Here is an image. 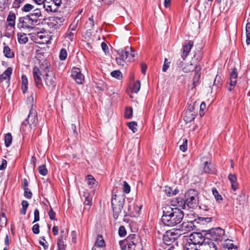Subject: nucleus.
<instances>
[{
  "label": "nucleus",
  "instance_id": "obj_2",
  "mask_svg": "<svg viewBox=\"0 0 250 250\" xmlns=\"http://www.w3.org/2000/svg\"><path fill=\"white\" fill-rule=\"evenodd\" d=\"M198 191L194 189H190L185 193V198L177 197L171 200V205L177 206L182 209H187V207L188 208H194L197 206L198 197Z\"/></svg>",
  "mask_w": 250,
  "mask_h": 250
},
{
  "label": "nucleus",
  "instance_id": "obj_8",
  "mask_svg": "<svg viewBox=\"0 0 250 250\" xmlns=\"http://www.w3.org/2000/svg\"><path fill=\"white\" fill-rule=\"evenodd\" d=\"M37 112L35 110L31 108L30 110L27 118L23 122L22 127L23 125H29L30 128L35 127L38 123V119L37 117Z\"/></svg>",
  "mask_w": 250,
  "mask_h": 250
},
{
  "label": "nucleus",
  "instance_id": "obj_31",
  "mask_svg": "<svg viewBox=\"0 0 250 250\" xmlns=\"http://www.w3.org/2000/svg\"><path fill=\"white\" fill-rule=\"evenodd\" d=\"M182 143V144L179 146L180 149L183 152H185L187 150L188 140L186 138L181 139L178 143Z\"/></svg>",
  "mask_w": 250,
  "mask_h": 250
},
{
  "label": "nucleus",
  "instance_id": "obj_27",
  "mask_svg": "<svg viewBox=\"0 0 250 250\" xmlns=\"http://www.w3.org/2000/svg\"><path fill=\"white\" fill-rule=\"evenodd\" d=\"M21 89L23 93L24 94L26 93L28 89V79L27 77L24 75H23L21 76Z\"/></svg>",
  "mask_w": 250,
  "mask_h": 250
},
{
  "label": "nucleus",
  "instance_id": "obj_64",
  "mask_svg": "<svg viewBox=\"0 0 250 250\" xmlns=\"http://www.w3.org/2000/svg\"><path fill=\"white\" fill-rule=\"evenodd\" d=\"M43 241H40L39 243L42 246L45 250H47L48 248V245L46 244L47 242L45 239L44 237H42Z\"/></svg>",
  "mask_w": 250,
  "mask_h": 250
},
{
  "label": "nucleus",
  "instance_id": "obj_3",
  "mask_svg": "<svg viewBox=\"0 0 250 250\" xmlns=\"http://www.w3.org/2000/svg\"><path fill=\"white\" fill-rule=\"evenodd\" d=\"M40 67H34L33 69V75L36 85L38 88L43 86L41 75L46 73L48 71H51L49 68L50 64L46 60L39 61Z\"/></svg>",
  "mask_w": 250,
  "mask_h": 250
},
{
  "label": "nucleus",
  "instance_id": "obj_20",
  "mask_svg": "<svg viewBox=\"0 0 250 250\" xmlns=\"http://www.w3.org/2000/svg\"><path fill=\"white\" fill-rule=\"evenodd\" d=\"M228 178L231 183V188L234 191L238 188V185L237 183V177L235 174H229Z\"/></svg>",
  "mask_w": 250,
  "mask_h": 250
},
{
  "label": "nucleus",
  "instance_id": "obj_14",
  "mask_svg": "<svg viewBox=\"0 0 250 250\" xmlns=\"http://www.w3.org/2000/svg\"><path fill=\"white\" fill-rule=\"evenodd\" d=\"M193 46V42L191 41H188V43L183 45L181 54V58L183 60H185L186 58L188 56Z\"/></svg>",
  "mask_w": 250,
  "mask_h": 250
},
{
  "label": "nucleus",
  "instance_id": "obj_33",
  "mask_svg": "<svg viewBox=\"0 0 250 250\" xmlns=\"http://www.w3.org/2000/svg\"><path fill=\"white\" fill-rule=\"evenodd\" d=\"M119 55V57H117L116 59L117 63L122 66H124L125 63V55L122 56V54L118 53Z\"/></svg>",
  "mask_w": 250,
  "mask_h": 250
},
{
  "label": "nucleus",
  "instance_id": "obj_52",
  "mask_svg": "<svg viewBox=\"0 0 250 250\" xmlns=\"http://www.w3.org/2000/svg\"><path fill=\"white\" fill-rule=\"evenodd\" d=\"M183 250H198L196 246H195L193 244H188L187 243L185 245V247L183 249Z\"/></svg>",
  "mask_w": 250,
  "mask_h": 250
},
{
  "label": "nucleus",
  "instance_id": "obj_38",
  "mask_svg": "<svg viewBox=\"0 0 250 250\" xmlns=\"http://www.w3.org/2000/svg\"><path fill=\"white\" fill-rule=\"evenodd\" d=\"M203 56V53L202 50H197L195 52L193 59L196 60L197 62L200 61Z\"/></svg>",
  "mask_w": 250,
  "mask_h": 250
},
{
  "label": "nucleus",
  "instance_id": "obj_11",
  "mask_svg": "<svg viewBox=\"0 0 250 250\" xmlns=\"http://www.w3.org/2000/svg\"><path fill=\"white\" fill-rule=\"evenodd\" d=\"M127 243H131L137 246V250H142L143 246L141 239L139 236L135 234H131L128 235L126 239Z\"/></svg>",
  "mask_w": 250,
  "mask_h": 250
},
{
  "label": "nucleus",
  "instance_id": "obj_36",
  "mask_svg": "<svg viewBox=\"0 0 250 250\" xmlns=\"http://www.w3.org/2000/svg\"><path fill=\"white\" fill-rule=\"evenodd\" d=\"M246 43L247 45L250 44V22L247 23L246 26Z\"/></svg>",
  "mask_w": 250,
  "mask_h": 250
},
{
  "label": "nucleus",
  "instance_id": "obj_13",
  "mask_svg": "<svg viewBox=\"0 0 250 250\" xmlns=\"http://www.w3.org/2000/svg\"><path fill=\"white\" fill-rule=\"evenodd\" d=\"M71 73L72 77L77 83H83L84 80V77L81 73V71L79 68H73L72 69Z\"/></svg>",
  "mask_w": 250,
  "mask_h": 250
},
{
  "label": "nucleus",
  "instance_id": "obj_18",
  "mask_svg": "<svg viewBox=\"0 0 250 250\" xmlns=\"http://www.w3.org/2000/svg\"><path fill=\"white\" fill-rule=\"evenodd\" d=\"M43 4V7L48 12H53L56 11L57 7L54 5V3L46 1Z\"/></svg>",
  "mask_w": 250,
  "mask_h": 250
},
{
  "label": "nucleus",
  "instance_id": "obj_44",
  "mask_svg": "<svg viewBox=\"0 0 250 250\" xmlns=\"http://www.w3.org/2000/svg\"><path fill=\"white\" fill-rule=\"evenodd\" d=\"M137 246L131 243H126L123 248L122 250H137Z\"/></svg>",
  "mask_w": 250,
  "mask_h": 250
},
{
  "label": "nucleus",
  "instance_id": "obj_48",
  "mask_svg": "<svg viewBox=\"0 0 250 250\" xmlns=\"http://www.w3.org/2000/svg\"><path fill=\"white\" fill-rule=\"evenodd\" d=\"M213 241L210 240H208L205 243L208 244L210 250H217L216 245Z\"/></svg>",
  "mask_w": 250,
  "mask_h": 250
},
{
  "label": "nucleus",
  "instance_id": "obj_61",
  "mask_svg": "<svg viewBox=\"0 0 250 250\" xmlns=\"http://www.w3.org/2000/svg\"><path fill=\"white\" fill-rule=\"evenodd\" d=\"M48 215H49V218L51 220H56V218H55L56 213L53 211L52 208H51L50 210L48 212Z\"/></svg>",
  "mask_w": 250,
  "mask_h": 250
},
{
  "label": "nucleus",
  "instance_id": "obj_19",
  "mask_svg": "<svg viewBox=\"0 0 250 250\" xmlns=\"http://www.w3.org/2000/svg\"><path fill=\"white\" fill-rule=\"evenodd\" d=\"M12 73V68L11 67H8L3 73L0 75V82H3L4 80L10 79L11 75Z\"/></svg>",
  "mask_w": 250,
  "mask_h": 250
},
{
  "label": "nucleus",
  "instance_id": "obj_25",
  "mask_svg": "<svg viewBox=\"0 0 250 250\" xmlns=\"http://www.w3.org/2000/svg\"><path fill=\"white\" fill-rule=\"evenodd\" d=\"M105 246L104 240L102 235H98L94 247L95 248H103Z\"/></svg>",
  "mask_w": 250,
  "mask_h": 250
},
{
  "label": "nucleus",
  "instance_id": "obj_16",
  "mask_svg": "<svg viewBox=\"0 0 250 250\" xmlns=\"http://www.w3.org/2000/svg\"><path fill=\"white\" fill-rule=\"evenodd\" d=\"M179 229L184 233L191 231L194 227L192 221L184 222L179 226Z\"/></svg>",
  "mask_w": 250,
  "mask_h": 250
},
{
  "label": "nucleus",
  "instance_id": "obj_17",
  "mask_svg": "<svg viewBox=\"0 0 250 250\" xmlns=\"http://www.w3.org/2000/svg\"><path fill=\"white\" fill-rule=\"evenodd\" d=\"M83 196L84 197V205L85 206H87V207H84V210H87V211H88L92 204V198L90 196L89 193L86 191L83 192Z\"/></svg>",
  "mask_w": 250,
  "mask_h": 250
},
{
  "label": "nucleus",
  "instance_id": "obj_12",
  "mask_svg": "<svg viewBox=\"0 0 250 250\" xmlns=\"http://www.w3.org/2000/svg\"><path fill=\"white\" fill-rule=\"evenodd\" d=\"M127 49H129V48L119 49L117 53L122 54V56L125 55V59L126 61H133L135 56V52L132 50L131 47L130 48V51L127 50Z\"/></svg>",
  "mask_w": 250,
  "mask_h": 250
},
{
  "label": "nucleus",
  "instance_id": "obj_35",
  "mask_svg": "<svg viewBox=\"0 0 250 250\" xmlns=\"http://www.w3.org/2000/svg\"><path fill=\"white\" fill-rule=\"evenodd\" d=\"M35 8V6L34 5L26 3L21 8V10L22 12L27 13L31 11Z\"/></svg>",
  "mask_w": 250,
  "mask_h": 250
},
{
  "label": "nucleus",
  "instance_id": "obj_9",
  "mask_svg": "<svg viewBox=\"0 0 250 250\" xmlns=\"http://www.w3.org/2000/svg\"><path fill=\"white\" fill-rule=\"evenodd\" d=\"M205 241V237L201 233L193 232L189 235L188 243L193 244L196 246L197 244H202Z\"/></svg>",
  "mask_w": 250,
  "mask_h": 250
},
{
  "label": "nucleus",
  "instance_id": "obj_32",
  "mask_svg": "<svg viewBox=\"0 0 250 250\" xmlns=\"http://www.w3.org/2000/svg\"><path fill=\"white\" fill-rule=\"evenodd\" d=\"M12 136L10 133H7L4 137V143L6 147H9L12 144Z\"/></svg>",
  "mask_w": 250,
  "mask_h": 250
},
{
  "label": "nucleus",
  "instance_id": "obj_53",
  "mask_svg": "<svg viewBox=\"0 0 250 250\" xmlns=\"http://www.w3.org/2000/svg\"><path fill=\"white\" fill-rule=\"evenodd\" d=\"M23 190L24 196L28 199H31L32 197V193L30 190L28 188H25Z\"/></svg>",
  "mask_w": 250,
  "mask_h": 250
},
{
  "label": "nucleus",
  "instance_id": "obj_26",
  "mask_svg": "<svg viewBox=\"0 0 250 250\" xmlns=\"http://www.w3.org/2000/svg\"><path fill=\"white\" fill-rule=\"evenodd\" d=\"M86 181L88 186L90 188H94L97 186V182L91 175H88L86 178Z\"/></svg>",
  "mask_w": 250,
  "mask_h": 250
},
{
  "label": "nucleus",
  "instance_id": "obj_37",
  "mask_svg": "<svg viewBox=\"0 0 250 250\" xmlns=\"http://www.w3.org/2000/svg\"><path fill=\"white\" fill-rule=\"evenodd\" d=\"M111 76L118 80H121L122 77V73L120 70H114L110 73Z\"/></svg>",
  "mask_w": 250,
  "mask_h": 250
},
{
  "label": "nucleus",
  "instance_id": "obj_39",
  "mask_svg": "<svg viewBox=\"0 0 250 250\" xmlns=\"http://www.w3.org/2000/svg\"><path fill=\"white\" fill-rule=\"evenodd\" d=\"M53 21L58 24H61L63 22L65 18L61 15H56L53 17Z\"/></svg>",
  "mask_w": 250,
  "mask_h": 250
},
{
  "label": "nucleus",
  "instance_id": "obj_51",
  "mask_svg": "<svg viewBox=\"0 0 250 250\" xmlns=\"http://www.w3.org/2000/svg\"><path fill=\"white\" fill-rule=\"evenodd\" d=\"M25 0H14L12 4V7L18 9L21 7V4Z\"/></svg>",
  "mask_w": 250,
  "mask_h": 250
},
{
  "label": "nucleus",
  "instance_id": "obj_24",
  "mask_svg": "<svg viewBox=\"0 0 250 250\" xmlns=\"http://www.w3.org/2000/svg\"><path fill=\"white\" fill-rule=\"evenodd\" d=\"M165 191L168 196H172L177 194L179 191L177 188L173 189V188L172 187H166L165 188Z\"/></svg>",
  "mask_w": 250,
  "mask_h": 250
},
{
  "label": "nucleus",
  "instance_id": "obj_59",
  "mask_svg": "<svg viewBox=\"0 0 250 250\" xmlns=\"http://www.w3.org/2000/svg\"><path fill=\"white\" fill-rule=\"evenodd\" d=\"M40 226L38 224H35L32 227V231L35 234H38L40 233Z\"/></svg>",
  "mask_w": 250,
  "mask_h": 250
},
{
  "label": "nucleus",
  "instance_id": "obj_5",
  "mask_svg": "<svg viewBox=\"0 0 250 250\" xmlns=\"http://www.w3.org/2000/svg\"><path fill=\"white\" fill-rule=\"evenodd\" d=\"M42 76L45 82L44 88L50 92L53 91L57 84V80L54 72L52 71H48Z\"/></svg>",
  "mask_w": 250,
  "mask_h": 250
},
{
  "label": "nucleus",
  "instance_id": "obj_10",
  "mask_svg": "<svg viewBox=\"0 0 250 250\" xmlns=\"http://www.w3.org/2000/svg\"><path fill=\"white\" fill-rule=\"evenodd\" d=\"M179 235L174 231H167L163 235V240L167 245H170L177 240Z\"/></svg>",
  "mask_w": 250,
  "mask_h": 250
},
{
  "label": "nucleus",
  "instance_id": "obj_23",
  "mask_svg": "<svg viewBox=\"0 0 250 250\" xmlns=\"http://www.w3.org/2000/svg\"><path fill=\"white\" fill-rule=\"evenodd\" d=\"M16 15L14 13L10 11L7 18V21L9 26L14 27L15 25Z\"/></svg>",
  "mask_w": 250,
  "mask_h": 250
},
{
  "label": "nucleus",
  "instance_id": "obj_54",
  "mask_svg": "<svg viewBox=\"0 0 250 250\" xmlns=\"http://www.w3.org/2000/svg\"><path fill=\"white\" fill-rule=\"evenodd\" d=\"M123 191L125 193H129L130 191V186L125 181L124 182L123 185Z\"/></svg>",
  "mask_w": 250,
  "mask_h": 250
},
{
  "label": "nucleus",
  "instance_id": "obj_47",
  "mask_svg": "<svg viewBox=\"0 0 250 250\" xmlns=\"http://www.w3.org/2000/svg\"><path fill=\"white\" fill-rule=\"evenodd\" d=\"M7 223V218L4 214V213H2L0 215V226L1 227H3L5 226Z\"/></svg>",
  "mask_w": 250,
  "mask_h": 250
},
{
  "label": "nucleus",
  "instance_id": "obj_21",
  "mask_svg": "<svg viewBox=\"0 0 250 250\" xmlns=\"http://www.w3.org/2000/svg\"><path fill=\"white\" fill-rule=\"evenodd\" d=\"M203 172L207 173L212 174L215 172V169L213 165L208 161L204 163V167L203 168Z\"/></svg>",
  "mask_w": 250,
  "mask_h": 250
},
{
  "label": "nucleus",
  "instance_id": "obj_50",
  "mask_svg": "<svg viewBox=\"0 0 250 250\" xmlns=\"http://www.w3.org/2000/svg\"><path fill=\"white\" fill-rule=\"evenodd\" d=\"M128 126L130 129H131L133 133H135L137 131V129L136 126L137 125V123L135 122H131L128 123Z\"/></svg>",
  "mask_w": 250,
  "mask_h": 250
},
{
  "label": "nucleus",
  "instance_id": "obj_56",
  "mask_svg": "<svg viewBox=\"0 0 250 250\" xmlns=\"http://www.w3.org/2000/svg\"><path fill=\"white\" fill-rule=\"evenodd\" d=\"M126 232L125 228L123 226H120L119 229V235L121 237H124L126 235Z\"/></svg>",
  "mask_w": 250,
  "mask_h": 250
},
{
  "label": "nucleus",
  "instance_id": "obj_22",
  "mask_svg": "<svg viewBox=\"0 0 250 250\" xmlns=\"http://www.w3.org/2000/svg\"><path fill=\"white\" fill-rule=\"evenodd\" d=\"M29 15L31 17L33 18V19L38 21L39 18L42 16L41 8L35 7V8L32 10V13L29 14Z\"/></svg>",
  "mask_w": 250,
  "mask_h": 250
},
{
  "label": "nucleus",
  "instance_id": "obj_45",
  "mask_svg": "<svg viewBox=\"0 0 250 250\" xmlns=\"http://www.w3.org/2000/svg\"><path fill=\"white\" fill-rule=\"evenodd\" d=\"M67 56V53L65 49L62 48L60 52L59 58L62 61L65 60Z\"/></svg>",
  "mask_w": 250,
  "mask_h": 250
},
{
  "label": "nucleus",
  "instance_id": "obj_46",
  "mask_svg": "<svg viewBox=\"0 0 250 250\" xmlns=\"http://www.w3.org/2000/svg\"><path fill=\"white\" fill-rule=\"evenodd\" d=\"M140 86L141 84L140 81H137L133 84V86L131 88L132 92L136 93H137L140 89Z\"/></svg>",
  "mask_w": 250,
  "mask_h": 250
},
{
  "label": "nucleus",
  "instance_id": "obj_28",
  "mask_svg": "<svg viewBox=\"0 0 250 250\" xmlns=\"http://www.w3.org/2000/svg\"><path fill=\"white\" fill-rule=\"evenodd\" d=\"M198 66H194L192 63H189L186 64L182 69L183 71L185 73H188L191 71H193L195 69H197Z\"/></svg>",
  "mask_w": 250,
  "mask_h": 250
},
{
  "label": "nucleus",
  "instance_id": "obj_43",
  "mask_svg": "<svg viewBox=\"0 0 250 250\" xmlns=\"http://www.w3.org/2000/svg\"><path fill=\"white\" fill-rule=\"evenodd\" d=\"M133 109L131 107H127L125 112V116L127 119H130L132 116Z\"/></svg>",
  "mask_w": 250,
  "mask_h": 250
},
{
  "label": "nucleus",
  "instance_id": "obj_29",
  "mask_svg": "<svg viewBox=\"0 0 250 250\" xmlns=\"http://www.w3.org/2000/svg\"><path fill=\"white\" fill-rule=\"evenodd\" d=\"M17 35L18 41L20 43H25L28 42V39L26 34L19 33Z\"/></svg>",
  "mask_w": 250,
  "mask_h": 250
},
{
  "label": "nucleus",
  "instance_id": "obj_4",
  "mask_svg": "<svg viewBox=\"0 0 250 250\" xmlns=\"http://www.w3.org/2000/svg\"><path fill=\"white\" fill-rule=\"evenodd\" d=\"M125 196L124 195L114 194L111 199V205L113 210V216L115 220L118 218L123 208Z\"/></svg>",
  "mask_w": 250,
  "mask_h": 250
},
{
  "label": "nucleus",
  "instance_id": "obj_1",
  "mask_svg": "<svg viewBox=\"0 0 250 250\" xmlns=\"http://www.w3.org/2000/svg\"><path fill=\"white\" fill-rule=\"evenodd\" d=\"M184 215V212L181 209L167 205L163 208L161 221L166 226L173 227L181 223Z\"/></svg>",
  "mask_w": 250,
  "mask_h": 250
},
{
  "label": "nucleus",
  "instance_id": "obj_42",
  "mask_svg": "<svg viewBox=\"0 0 250 250\" xmlns=\"http://www.w3.org/2000/svg\"><path fill=\"white\" fill-rule=\"evenodd\" d=\"M9 1L7 0H0V11H3L9 5Z\"/></svg>",
  "mask_w": 250,
  "mask_h": 250
},
{
  "label": "nucleus",
  "instance_id": "obj_34",
  "mask_svg": "<svg viewBox=\"0 0 250 250\" xmlns=\"http://www.w3.org/2000/svg\"><path fill=\"white\" fill-rule=\"evenodd\" d=\"M63 236L61 235L58 238L57 241V245L58 247V250H65V245L63 241Z\"/></svg>",
  "mask_w": 250,
  "mask_h": 250
},
{
  "label": "nucleus",
  "instance_id": "obj_60",
  "mask_svg": "<svg viewBox=\"0 0 250 250\" xmlns=\"http://www.w3.org/2000/svg\"><path fill=\"white\" fill-rule=\"evenodd\" d=\"M170 62H168V60L167 58L165 59L164 65L163 66L162 70L163 72H166L167 69L169 68V63Z\"/></svg>",
  "mask_w": 250,
  "mask_h": 250
},
{
  "label": "nucleus",
  "instance_id": "obj_57",
  "mask_svg": "<svg viewBox=\"0 0 250 250\" xmlns=\"http://www.w3.org/2000/svg\"><path fill=\"white\" fill-rule=\"evenodd\" d=\"M40 220V212L38 209L36 208L34 210V219L33 223L38 222Z\"/></svg>",
  "mask_w": 250,
  "mask_h": 250
},
{
  "label": "nucleus",
  "instance_id": "obj_55",
  "mask_svg": "<svg viewBox=\"0 0 250 250\" xmlns=\"http://www.w3.org/2000/svg\"><path fill=\"white\" fill-rule=\"evenodd\" d=\"M236 200L239 202V204H243L245 200V194L241 192L236 198Z\"/></svg>",
  "mask_w": 250,
  "mask_h": 250
},
{
  "label": "nucleus",
  "instance_id": "obj_40",
  "mask_svg": "<svg viewBox=\"0 0 250 250\" xmlns=\"http://www.w3.org/2000/svg\"><path fill=\"white\" fill-rule=\"evenodd\" d=\"M212 192L216 201H219L222 200L223 198L222 196L219 193L215 188H212Z\"/></svg>",
  "mask_w": 250,
  "mask_h": 250
},
{
  "label": "nucleus",
  "instance_id": "obj_30",
  "mask_svg": "<svg viewBox=\"0 0 250 250\" xmlns=\"http://www.w3.org/2000/svg\"><path fill=\"white\" fill-rule=\"evenodd\" d=\"M3 53L6 57L12 58L14 57V53L11 51V49L7 46H5L3 48Z\"/></svg>",
  "mask_w": 250,
  "mask_h": 250
},
{
  "label": "nucleus",
  "instance_id": "obj_63",
  "mask_svg": "<svg viewBox=\"0 0 250 250\" xmlns=\"http://www.w3.org/2000/svg\"><path fill=\"white\" fill-rule=\"evenodd\" d=\"M89 22L87 23L88 25V27H90L91 29L93 28L94 26V21L93 20V16H92L91 17H89L88 19Z\"/></svg>",
  "mask_w": 250,
  "mask_h": 250
},
{
  "label": "nucleus",
  "instance_id": "obj_7",
  "mask_svg": "<svg viewBox=\"0 0 250 250\" xmlns=\"http://www.w3.org/2000/svg\"><path fill=\"white\" fill-rule=\"evenodd\" d=\"M37 22L38 20L33 19L28 15L19 18L17 27L19 28L33 29Z\"/></svg>",
  "mask_w": 250,
  "mask_h": 250
},
{
  "label": "nucleus",
  "instance_id": "obj_58",
  "mask_svg": "<svg viewBox=\"0 0 250 250\" xmlns=\"http://www.w3.org/2000/svg\"><path fill=\"white\" fill-rule=\"evenodd\" d=\"M221 78L218 75H216L214 80L213 85L216 86H219L221 84Z\"/></svg>",
  "mask_w": 250,
  "mask_h": 250
},
{
  "label": "nucleus",
  "instance_id": "obj_15",
  "mask_svg": "<svg viewBox=\"0 0 250 250\" xmlns=\"http://www.w3.org/2000/svg\"><path fill=\"white\" fill-rule=\"evenodd\" d=\"M237 76H238V74H237V69L236 68H233L232 71L230 75V78H229L230 86H229V87H228V89L229 91H231V90H232L233 88H232V87H234L236 85V82H237L236 79L237 78Z\"/></svg>",
  "mask_w": 250,
  "mask_h": 250
},
{
  "label": "nucleus",
  "instance_id": "obj_6",
  "mask_svg": "<svg viewBox=\"0 0 250 250\" xmlns=\"http://www.w3.org/2000/svg\"><path fill=\"white\" fill-rule=\"evenodd\" d=\"M225 231L221 228L212 229L208 230L206 237L207 240H210L215 242L222 241L225 239Z\"/></svg>",
  "mask_w": 250,
  "mask_h": 250
},
{
  "label": "nucleus",
  "instance_id": "obj_49",
  "mask_svg": "<svg viewBox=\"0 0 250 250\" xmlns=\"http://www.w3.org/2000/svg\"><path fill=\"white\" fill-rule=\"evenodd\" d=\"M197 223H202L203 224H204V222L205 223H209L211 221V217H198Z\"/></svg>",
  "mask_w": 250,
  "mask_h": 250
},
{
  "label": "nucleus",
  "instance_id": "obj_62",
  "mask_svg": "<svg viewBox=\"0 0 250 250\" xmlns=\"http://www.w3.org/2000/svg\"><path fill=\"white\" fill-rule=\"evenodd\" d=\"M200 77V74L197 71L195 72V75L193 78V83H198Z\"/></svg>",
  "mask_w": 250,
  "mask_h": 250
},
{
  "label": "nucleus",
  "instance_id": "obj_41",
  "mask_svg": "<svg viewBox=\"0 0 250 250\" xmlns=\"http://www.w3.org/2000/svg\"><path fill=\"white\" fill-rule=\"evenodd\" d=\"M38 170L39 173L43 176H45L47 174V169L45 165H42L39 167Z\"/></svg>",
  "mask_w": 250,
  "mask_h": 250
}]
</instances>
